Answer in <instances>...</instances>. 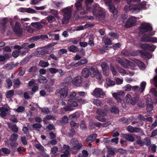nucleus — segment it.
<instances>
[{
    "label": "nucleus",
    "mask_w": 157,
    "mask_h": 157,
    "mask_svg": "<svg viewBox=\"0 0 157 157\" xmlns=\"http://www.w3.org/2000/svg\"><path fill=\"white\" fill-rule=\"evenodd\" d=\"M93 15L99 20H103L105 18V10L100 7L95 8L93 10Z\"/></svg>",
    "instance_id": "nucleus-1"
},
{
    "label": "nucleus",
    "mask_w": 157,
    "mask_h": 157,
    "mask_svg": "<svg viewBox=\"0 0 157 157\" xmlns=\"http://www.w3.org/2000/svg\"><path fill=\"white\" fill-rule=\"evenodd\" d=\"M106 5L109 7V11L112 13L114 17H117V9L115 8V6L113 5V3L111 0H108L105 2Z\"/></svg>",
    "instance_id": "nucleus-2"
},
{
    "label": "nucleus",
    "mask_w": 157,
    "mask_h": 157,
    "mask_svg": "<svg viewBox=\"0 0 157 157\" xmlns=\"http://www.w3.org/2000/svg\"><path fill=\"white\" fill-rule=\"evenodd\" d=\"M68 88L65 87L63 88H60L56 90L55 94L57 95H60V97L62 99L65 98L68 95Z\"/></svg>",
    "instance_id": "nucleus-3"
},
{
    "label": "nucleus",
    "mask_w": 157,
    "mask_h": 157,
    "mask_svg": "<svg viewBox=\"0 0 157 157\" xmlns=\"http://www.w3.org/2000/svg\"><path fill=\"white\" fill-rule=\"evenodd\" d=\"M140 30L142 33H144L152 32L153 28L150 24L147 23H142L139 27Z\"/></svg>",
    "instance_id": "nucleus-4"
},
{
    "label": "nucleus",
    "mask_w": 157,
    "mask_h": 157,
    "mask_svg": "<svg viewBox=\"0 0 157 157\" xmlns=\"http://www.w3.org/2000/svg\"><path fill=\"white\" fill-rule=\"evenodd\" d=\"M139 97V95H136L132 97L130 94H128L126 95L125 97L126 101L129 104L134 105L138 101Z\"/></svg>",
    "instance_id": "nucleus-5"
},
{
    "label": "nucleus",
    "mask_w": 157,
    "mask_h": 157,
    "mask_svg": "<svg viewBox=\"0 0 157 157\" xmlns=\"http://www.w3.org/2000/svg\"><path fill=\"white\" fill-rule=\"evenodd\" d=\"M116 61L118 63L121 64V66L125 68H128V66H132V67L135 66L134 64L128 60L124 62L121 59L117 57L116 58Z\"/></svg>",
    "instance_id": "nucleus-6"
},
{
    "label": "nucleus",
    "mask_w": 157,
    "mask_h": 157,
    "mask_svg": "<svg viewBox=\"0 0 157 157\" xmlns=\"http://www.w3.org/2000/svg\"><path fill=\"white\" fill-rule=\"evenodd\" d=\"M136 19L135 17L132 16L128 18L125 22L124 27L126 28L135 26L136 24Z\"/></svg>",
    "instance_id": "nucleus-7"
},
{
    "label": "nucleus",
    "mask_w": 157,
    "mask_h": 157,
    "mask_svg": "<svg viewBox=\"0 0 157 157\" xmlns=\"http://www.w3.org/2000/svg\"><path fill=\"white\" fill-rule=\"evenodd\" d=\"M63 13V19L67 22H68L71 17V11L70 9L67 7L62 10Z\"/></svg>",
    "instance_id": "nucleus-8"
},
{
    "label": "nucleus",
    "mask_w": 157,
    "mask_h": 157,
    "mask_svg": "<svg viewBox=\"0 0 157 157\" xmlns=\"http://www.w3.org/2000/svg\"><path fill=\"white\" fill-rule=\"evenodd\" d=\"M90 70L91 71V76L92 77H96L98 80L101 79L102 75L98 69L95 68L93 67H90Z\"/></svg>",
    "instance_id": "nucleus-9"
},
{
    "label": "nucleus",
    "mask_w": 157,
    "mask_h": 157,
    "mask_svg": "<svg viewBox=\"0 0 157 157\" xmlns=\"http://www.w3.org/2000/svg\"><path fill=\"white\" fill-rule=\"evenodd\" d=\"M21 25L18 21L15 22L14 26L13 27V30L15 34L19 37L21 36L22 35V31L21 29Z\"/></svg>",
    "instance_id": "nucleus-10"
},
{
    "label": "nucleus",
    "mask_w": 157,
    "mask_h": 157,
    "mask_svg": "<svg viewBox=\"0 0 157 157\" xmlns=\"http://www.w3.org/2000/svg\"><path fill=\"white\" fill-rule=\"evenodd\" d=\"M128 4V6L127 8V9L129 10L132 13H136L140 12V9L138 4Z\"/></svg>",
    "instance_id": "nucleus-11"
},
{
    "label": "nucleus",
    "mask_w": 157,
    "mask_h": 157,
    "mask_svg": "<svg viewBox=\"0 0 157 157\" xmlns=\"http://www.w3.org/2000/svg\"><path fill=\"white\" fill-rule=\"evenodd\" d=\"M155 32H149L147 34H144V36L140 38V40L143 42H150L151 36L155 34Z\"/></svg>",
    "instance_id": "nucleus-12"
},
{
    "label": "nucleus",
    "mask_w": 157,
    "mask_h": 157,
    "mask_svg": "<svg viewBox=\"0 0 157 157\" xmlns=\"http://www.w3.org/2000/svg\"><path fill=\"white\" fill-rule=\"evenodd\" d=\"M83 79L80 76H78L74 78L72 81V84L77 86H81L82 85Z\"/></svg>",
    "instance_id": "nucleus-13"
},
{
    "label": "nucleus",
    "mask_w": 157,
    "mask_h": 157,
    "mask_svg": "<svg viewBox=\"0 0 157 157\" xmlns=\"http://www.w3.org/2000/svg\"><path fill=\"white\" fill-rule=\"evenodd\" d=\"M140 47L143 50L147 49L150 51L153 52L156 47L152 44L150 45L147 44H140Z\"/></svg>",
    "instance_id": "nucleus-14"
},
{
    "label": "nucleus",
    "mask_w": 157,
    "mask_h": 157,
    "mask_svg": "<svg viewBox=\"0 0 157 157\" xmlns=\"http://www.w3.org/2000/svg\"><path fill=\"white\" fill-rule=\"evenodd\" d=\"M92 94L95 97L103 98L105 93L101 89L97 88L94 90Z\"/></svg>",
    "instance_id": "nucleus-15"
},
{
    "label": "nucleus",
    "mask_w": 157,
    "mask_h": 157,
    "mask_svg": "<svg viewBox=\"0 0 157 157\" xmlns=\"http://www.w3.org/2000/svg\"><path fill=\"white\" fill-rule=\"evenodd\" d=\"M67 105L63 107V109L65 111H71L73 109V107L78 106V105L77 102H70Z\"/></svg>",
    "instance_id": "nucleus-16"
},
{
    "label": "nucleus",
    "mask_w": 157,
    "mask_h": 157,
    "mask_svg": "<svg viewBox=\"0 0 157 157\" xmlns=\"http://www.w3.org/2000/svg\"><path fill=\"white\" fill-rule=\"evenodd\" d=\"M103 75L105 76H107L109 75V67L107 63L105 62H102L101 64Z\"/></svg>",
    "instance_id": "nucleus-17"
},
{
    "label": "nucleus",
    "mask_w": 157,
    "mask_h": 157,
    "mask_svg": "<svg viewBox=\"0 0 157 157\" xmlns=\"http://www.w3.org/2000/svg\"><path fill=\"white\" fill-rule=\"evenodd\" d=\"M91 71L90 70V67L84 68L81 72L82 76L85 78H88L91 75Z\"/></svg>",
    "instance_id": "nucleus-18"
},
{
    "label": "nucleus",
    "mask_w": 157,
    "mask_h": 157,
    "mask_svg": "<svg viewBox=\"0 0 157 157\" xmlns=\"http://www.w3.org/2000/svg\"><path fill=\"white\" fill-rule=\"evenodd\" d=\"M121 137L130 142H133L135 140L134 137L129 134H121Z\"/></svg>",
    "instance_id": "nucleus-19"
},
{
    "label": "nucleus",
    "mask_w": 157,
    "mask_h": 157,
    "mask_svg": "<svg viewBox=\"0 0 157 157\" xmlns=\"http://www.w3.org/2000/svg\"><path fill=\"white\" fill-rule=\"evenodd\" d=\"M76 93L75 92H72L70 93L67 97L68 99L67 100L69 102H77L76 101V97L74 98L76 96Z\"/></svg>",
    "instance_id": "nucleus-20"
},
{
    "label": "nucleus",
    "mask_w": 157,
    "mask_h": 157,
    "mask_svg": "<svg viewBox=\"0 0 157 157\" xmlns=\"http://www.w3.org/2000/svg\"><path fill=\"white\" fill-rule=\"evenodd\" d=\"M9 110V109L7 108L4 106L0 107V116L2 118L5 117L7 114V112Z\"/></svg>",
    "instance_id": "nucleus-21"
},
{
    "label": "nucleus",
    "mask_w": 157,
    "mask_h": 157,
    "mask_svg": "<svg viewBox=\"0 0 157 157\" xmlns=\"http://www.w3.org/2000/svg\"><path fill=\"white\" fill-rule=\"evenodd\" d=\"M150 101H147L146 100L147 106L146 109L147 112H150L153 109V105L152 102L151 101V99H150Z\"/></svg>",
    "instance_id": "nucleus-22"
},
{
    "label": "nucleus",
    "mask_w": 157,
    "mask_h": 157,
    "mask_svg": "<svg viewBox=\"0 0 157 157\" xmlns=\"http://www.w3.org/2000/svg\"><path fill=\"white\" fill-rule=\"evenodd\" d=\"M97 136V135L95 133L90 134L86 138V141L87 142H92L95 140Z\"/></svg>",
    "instance_id": "nucleus-23"
},
{
    "label": "nucleus",
    "mask_w": 157,
    "mask_h": 157,
    "mask_svg": "<svg viewBox=\"0 0 157 157\" xmlns=\"http://www.w3.org/2000/svg\"><path fill=\"white\" fill-rule=\"evenodd\" d=\"M102 40L105 45H110L112 44V41L110 38L107 36L105 35L103 37Z\"/></svg>",
    "instance_id": "nucleus-24"
},
{
    "label": "nucleus",
    "mask_w": 157,
    "mask_h": 157,
    "mask_svg": "<svg viewBox=\"0 0 157 157\" xmlns=\"http://www.w3.org/2000/svg\"><path fill=\"white\" fill-rule=\"evenodd\" d=\"M8 127L13 132L17 133L18 132V128L16 124H14L13 125H10V123L8 124Z\"/></svg>",
    "instance_id": "nucleus-25"
},
{
    "label": "nucleus",
    "mask_w": 157,
    "mask_h": 157,
    "mask_svg": "<svg viewBox=\"0 0 157 157\" xmlns=\"http://www.w3.org/2000/svg\"><path fill=\"white\" fill-rule=\"evenodd\" d=\"M80 115V113L79 111H77L75 113L70 115L69 116V119L72 120L74 119H77L78 118Z\"/></svg>",
    "instance_id": "nucleus-26"
},
{
    "label": "nucleus",
    "mask_w": 157,
    "mask_h": 157,
    "mask_svg": "<svg viewBox=\"0 0 157 157\" xmlns=\"http://www.w3.org/2000/svg\"><path fill=\"white\" fill-rule=\"evenodd\" d=\"M67 49L69 51L75 53L79 51L78 48L74 45H71L67 47Z\"/></svg>",
    "instance_id": "nucleus-27"
},
{
    "label": "nucleus",
    "mask_w": 157,
    "mask_h": 157,
    "mask_svg": "<svg viewBox=\"0 0 157 157\" xmlns=\"http://www.w3.org/2000/svg\"><path fill=\"white\" fill-rule=\"evenodd\" d=\"M105 82L106 85L108 86H114L115 84V82L109 78H107L106 79Z\"/></svg>",
    "instance_id": "nucleus-28"
},
{
    "label": "nucleus",
    "mask_w": 157,
    "mask_h": 157,
    "mask_svg": "<svg viewBox=\"0 0 157 157\" xmlns=\"http://www.w3.org/2000/svg\"><path fill=\"white\" fill-rule=\"evenodd\" d=\"M31 24L33 26L37 29H40L43 28V25L39 22H33Z\"/></svg>",
    "instance_id": "nucleus-29"
},
{
    "label": "nucleus",
    "mask_w": 157,
    "mask_h": 157,
    "mask_svg": "<svg viewBox=\"0 0 157 157\" xmlns=\"http://www.w3.org/2000/svg\"><path fill=\"white\" fill-rule=\"evenodd\" d=\"M13 82L14 83L13 87L15 88L19 87V85L21 83L18 78L17 79H14L13 80Z\"/></svg>",
    "instance_id": "nucleus-30"
},
{
    "label": "nucleus",
    "mask_w": 157,
    "mask_h": 157,
    "mask_svg": "<svg viewBox=\"0 0 157 157\" xmlns=\"http://www.w3.org/2000/svg\"><path fill=\"white\" fill-rule=\"evenodd\" d=\"M113 97L116 99L117 102L118 103L121 102L122 99L123 98V97H122L120 96L119 95H118L116 93H114L113 94Z\"/></svg>",
    "instance_id": "nucleus-31"
},
{
    "label": "nucleus",
    "mask_w": 157,
    "mask_h": 157,
    "mask_svg": "<svg viewBox=\"0 0 157 157\" xmlns=\"http://www.w3.org/2000/svg\"><path fill=\"white\" fill-rule=\"evenodd\" d=\"M111 112L112 113L115 114H118L119 113V109L116 106H113L110 108Z\"/></svg>",
    "instance_id": "nucleus-32"
},
{
    "label": "nucleus",
    "mask_w": 157,
    "mask_h": 157,
    "mask_svg": "<svg viewBox=\"0 0 157 157\" xmlns=\"http://www.w3.org/2000/svg\"><path fill=\"white\" fill-rule=\"evenodd\" d=\"M43 35H39L34 37H33L30 38L29 41L31 42H33L35 41H36L40 39H43Z\"/></svg>",
    "instance_id": "nucleus-33"
},
{
    "label": "nucleus",
    "mask_w": 157,
    "mask_h": 157,
    "mask_svg": "<svg viewBox=\"0 0 157 157\" xmlns=\"http://www.w3.org/2000/svg\"><path fill=\"white\" fill-rule=\"evenodd\" d=\"M43 35H39L34 37H33L30 38L29 41L31 42H33L35 41H36L40 39H43Z\"/></svg>",
    "instance_id": "nucleus-34"
},
{
    "label": "nucleus",
    "mask_w": 157,
    "mask_h": 157,
    "mask_svg": "<svg viewBox=\"0 0 157 157\" xmlns=\"http://www.w3.org/2000/svg\"><path fill=\"white\" fill-rule=\"evenodd\" d=\"M38 81L40 83H44V82L46 83L47 82V80L45 77L41 75L38 79Z\"/></svg>",
    "instance_id": "nucleus-35"
},
{
    "label": "nucleus",
    "mask_w": 157,
    "mask_h": 157,
    "mask_svg": "<svg viewBox=\"0 0 157 157\" xmlns=\"http://www.w3.org/2000/svg\"><path fill=\"white\" fill-rule=\"evenodd\" d=\"M137 66L141 69H145V65L143 62L140 60H138L137 62Z\"/></svg>",
    "instance_id": "nucleus-36"
},
{
    "label": "nucleus",
    "mask_w": 157,
    "mask_h": 157,
    "mask_svg": "<svg viewBox=\"0 0 157 157\" xmlns=\"http://www.w3.org/2000/svg\"><path fill=\"white\" fill-rule=\"evenodd\" d=\"M14 94V91L13 90H9L7 92L6 98H11Z\"/></svg>",
    "instance_id": "nucleus-37"
},
{
    "label": "nucleus",
    "mask_w": 157,
    "mask_h": 157,
    "mask_svg": "<svg viewBox=\"0 0 157 157\" xmlns=\"http://www.w3.org/2000/svg\"><path fill=\"white\" fill-rule=\"evenodd\" d=\"M40 66L43 67H46L48 66L49 64L48 62H45L43 60H40L39 62Z\"/></svg>",
    "instance_id": "nucleus-38"
},
{
    "label": "nucleus",
    "mask_w": 157,
    "mask_h": 157,
    "mask_svg": "<svg viewBox=\"0 0 157 157\" xmlns=\"http://www.w3.org/2000/svg\"><path fill=\"white\" fill-rule=\"evenodd\" d=\"M55 17L54 16L49 15L46 18L49 23H51L56 21V19Z\"/></svg>",
    "instance_id": "nucleus-39"
},
{
    "label": "nucleus",
    "mask_w": 157,
    "mask_h": 157,
    "mask_svg": "<svg viewBox=\"0 0 157 157\" xmlns=\"http://www.w3.org/2000/svg\"><path fill=\"white\" fill-rule=\"evenodd\" d=\"M142 56H145L148 59L151 58L152 57V55L150 53L146 52H142L141 53Z\"/></svg>",
    "instance_id": "nucleus-40"
},
{
    "label": "nucleus",
    "mask_w": 157,
    "mask_h": 157,
    "mask_svg": "<svg viewBox=\"0 0 157 157\" xmlns=\"http://www.w3.org/2000/svg\"><path fill=\"white\" fill-rule=\"evenodd\" d=\"M27 45L28 44L25 43L23 44L21 46L18 45H15L13 46V48L14 49H17L18 50H20L25 47V45L27 46Z\"/></svg>",
    "instance_id": "nucleus-41"
},
{
    "label": "nucleus",
    "mask_w": 157,
    "mask_h": 157,
    "mask_svg": "<svg viewBox=\"0 0 157 157\" xmlns=\"http://www.w3.org/2000/svg\"><path fill=\"white\" fill-rule=\"evenodd\" d=\"M68 119L67 117L66 116H64L61 119L59 122V123L62 124V122L67 123L68 122Z\"/></svg>",
    "instance_id": "nucleus-42"
},
{
    "label": "nucleus",
    "mask_w": 157,
    "mask_h": 157,
    "mask_svg": "<svg viewBox=\"0 0 157 157\" xmlns=\"http://www.w3.org/2000/svg\"><path fill=\"white\" fill-rule=\"evenodd\" d=\"M44 88L45 90L49 93L52 92L53 91V87L48 85H45Z\"/></svg>",
    "instance_id": "nucleus-43"
},
{
    "label": "nucleus",
    "mask_w": 157,
    "mask_h": 157,
    "mask_svg": "<svg viewBox=\"0 0 157 157\" xmlns=\"http://www.w3.org/2000/svg\"><path fill=\"white\" fill-rule=\"evenodd\" d=\"M80 128L83 130L86 129L87 128L86 122L84 120H82L81 121Z\"/></svg>",
    "instance_id": "nucleus-44"
},
{
    "label": "nucleus",
    "mask_w": 157,
    "mask_h": 157,
    "mask_svg": "<svg viewBox=\"0 0 157 157\" xmlns=\"http://www.w3.org/2000/svg\"><path fill=\"white\" fill-rule=\"evenodd\" d=\"M18 138V135L16 133H13L10 136V140L12 141H15Z\"/></svg>",
    "instance_id": "nucleus-45"
},
{
    "label": "nucleus",
    "mask_w": 157,
    "mask_h": 157,
    "mask_svg": "<svg viewBox=\"0 0 157 157\" xmlns=\"http://www.w3.org/2000/svg\"><path fill=\"white\" fill-rule=\"evenodd\" d=\"M37 70V67L36 66H33L30 67L28 70L29 72L35 73Z\"/></svg>",
    "instance_id": "nucleus-46"
},
{
    "label": "nucleus",
    "mask_w": 157,
    "mask_h": 157,
    "mask_svg": "<svg viewBox=\"0 0 157 157\" xmlns=\"http://www.w3.org/2000/svg\"><path fill=\"white\" fill-rule=\"evenodd\" d=\"M25 110V109L24 107L20 106L17 109H16L15 111L17 113H19L24 112Z\"/></svg>",
    "instance_id": "nucleus-47"
},
{
    "label": "nucleus",
    "mask_w": 157,
    "mask_h": 157,
    "mask_svg": "<svg viewBox=\"0 0 157 157\" xmlns=\"http://www.w3.org/2000/svg\"><path fill=\"white\" fill-rule=\"evenodd\" d=\"M42 127V125L40 123H35L32 125L33 129H39Z\"/></svg>",
    "instance_id": "nucleus-48"
},
{
    "label": "nucleus",
    "mask_w": 157,
    "mask_h": 157,
    "mask_svg": "<svg viewBox=\"0 0 157 157\" xmlns=\"http://www.w3.org/2000/svg\"><path fill=\"white\" fill-rule=\"evenodd\" d=\"M95 118L101 122H105L106 121L105 118L103 117H101L99 116H95Z\"/></svg>",
    "instance_id": "nucleus-49"
},
{
    "label": "nucleus",
    "mask_w": 157,
    "mask_h": 157,
    "mask_svg": "<svg viewBox=\"0 0 157 157\" xmlns=\"http://www.w3.org/2000/svg\"><path fill=\"white\" fill-rule=\"evenodd\" d=\"M20 52V50H15L13 52L12 56L13 57L16 58L19 56Z\"/></svg>",
    "instance_id": "nucleus-50"
},
{
    "label": "nucleus",
    "mask_w": 157,
    "mask_h": 157,
    "mask_svg": "<svg viewBox=\"0 0 157 157\" xmlns=\"http://www.w3.org/2000/svg\"><path fill=\"white\" fill-rule=\"evenodd\" d=\"M75 6L78 11L81 10L82 8V5L81 3H75Z\"/></svg>",
    "instance_id": "nucleus-51"
},
{
    "label": "nucleus",
    "mask_w": 157,
    "mask_h": 157,
    "mask_svg": "<svg viewBox=\"0 0 157 157\" xmlns=\"http://www.w3.org/2000/svg\"><path fill=\"white\" fill-rule=\"evenodd\" d=\"M35 147L40 151H43L44 150V147L42 146L40 144H36L35 145Z\"/></svg>",
    "instance_id": "nucleus-52"
},
{
    "label": "nucleus",
    "mask_w": 157,
    "mask_h": 157,
    "mask_svg": "<svg viewBox=\"0 0 157 157\" xmlns=\"http://www.w3.org/2000/svg\"><path fill=\"white\" fill-rule=\"evenodd\" d=\"M93 103L94 104L97 106H101L102 104L100 101L96 99H95L94 100Z\"/></svg>",
    "instance_id": "nucleus-53"
},
{
    "label": "nucleus",
    "mask_w": 157,
    "mask_h": 157,
    "mask_svg": "<svg viewBox=\"0 0 157 157\" xmlns=\"http://www.w3.org/2000/svg\"><path fill=\"white\" fill-rule=\"evenodd\" d=\"M50 13L52 14L54 17H58V11L54 9H51L50 10Z\"/></svg>",
    "instance_id": "nucleus-54"
},
{
    "label": "nucleus",
    "mask_w": 157,
    "mask_h": 157,
    "mask_svg": "<svg viewBox=\"0 0 157 157\" xmlns=\"http://www.w3.org/2000/svg\"><path fill=\"white\" fill-rule=\"evenodd\" d=\"M146 83L145 82H141L140 85L141 93L143 92L145 88Z\"/></svg>",
    "instance_id": "nucleus-55"
},
{
    "label": "nucleus",
    "mask_w": 157,
    "mask_h": 157,
    "mask_svg": "<svg viewBox=\"0 0 157 157\" xmlns=\"http://www.w3.org/2000/svg\"><path fill=\"white\" fill-rule=\"evenodd\" d=\"M8 89H10V87L12 86V82L11 80L9 78H7L6 81Z\"/></svg>",
    "instance_id": "nucleus-56"
},
{
    "label": "nucleus",
    "mask_w": 157,
    "mask_h": 157,
    "mask_svg": "<svg viewBox=\"0 0 157 157\" xmlns=\"http://www.w3.org/2000/svg\"><path fill=\"white\" fill-rule=\"evenodd\" d=\"M115 80L116 84L117 85L122 84L123 81V79L117 77L115 78Z\"/></svg>",
    "instance_id": "nucleus-57"
},
{
    "label": "nucleus",
    "mask_w": 157,
    "mask_h": 157,
    "mask_svg": "<svg viewBox=\"0 0 157 157\" xmlns=\"http://www.w3.org/2000/svg\"><path fill=\"white\" fill-rule=\"evenodd\" d=\"M36 84L35 80L34 79H32L31 80L29 81L28 83V86L29 87H31Z\"/></svg>",
    "instance_id": "nucleus-58"
},
{
    "label": "nucleus",
    "mask_w": 157,
    "mask_h": 157,
    "mask_svg": "<svg viewBox=\"0 0 157 157\" xmlns=\"http://www.w3.org/2000/svg\"><path fill=\"white\" fill-rule=\"evenodd\" d=\"M144 140H145V145L148 146L150 145L151 142V140L149 138L146 137L144 139Z\"/></svg>",
    "instance_id": "nucleus-59"
},
{
    "label": "nucleus",
    "mask_w": 157,
    "mask_h": 157,
    "mask_svg": "<svg viewBox=\"0 0 157 157\" xmlns=\"http://www.w3.org/2000/svg\"><path fill=\"white\" fill-rule=\"evenodd\" d=\"M75 134V129L71 127L70 129V132L69 133V136H70L72 137Z\"/></svg>",
    "instance_id": "nucleus-60"
},
{
    "label": "nucleus",
    "mask_w": 157,
    "mask_h": 157,
    "mask_svg": "<svg viewBox=\"0 0 157 157\" xmlns=\"http://www.w3.org/2000/svg\"><path fill=\"white\" fill-rule=\"evenodd\" d=\"M41 109L40 110L42 113H43L46 114H48L49 113V110L48 108H40Z\"/></svg>",
    "instance_id": "nucleus-61"
},
{
    "label": "nucleus",
    "mask_w": 157,
    "mask_h": 157,
    "mask_svg": "<svg viewBox=\"0 0 157 157\" xmlns=\"http://www.w3.org/2000/svg\"><path fill=\"white\" fill-rule=\"evenodd\" d=\"M76 101L77 102V101L80 103V104H83L86 101L84 99L81 98L79 97H76Z\"/></svg>",
    "instance_id": "nucleus-62"
},
{
    "label": "nucleus",
    "mask_w": 157,
    "mask_h": 157,
    "mask_svg": "<svg viewBox=\"0 0 157 157\" xmlns=\"http://www.w3.org/2000/svg\"><path fill=\"white\" fill-rule=\"evenodd\" d=\"M82 147V144L78 143V144H75V145L73 146V147L74 149L78 150L80 148Z\"/></svg>",
    "instance_id": "nucleus-63"
},
{
    "label": "nucleus",
    "mask_w": 157,
    "mask_h": 157,
    "mask_svg": "<svg viewBox=\"0 0 157 157\" xmlns=\"http://www.w3.org/2000/svg\"><path fill=\"white\" fill-rule=\"evenodd\" d=\"M110 70L112 71L113 75H116L117 72L116 69L113 66H111L110 67Z\"/></svg>",
    "instance_id": "nucleus-64"
}]
</instances>
